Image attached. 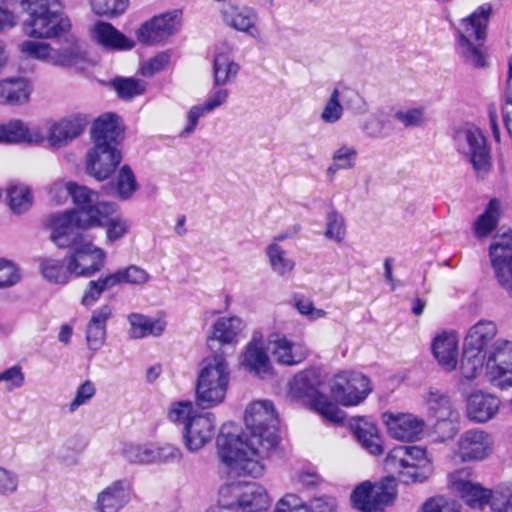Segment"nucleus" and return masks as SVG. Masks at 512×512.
<instances>
[{"mask_svg": "<svg viewBox=\"0 0 512 512\" xmlns=\"http://www.w3.org/2000/svg\"><path fill=\"white\" fill-rule=\"evenodd\" d=\"M244 421L248 433L237 434L223 429L218 435V456L231 472L258 478L264 474L263 460L279 443L278 419L272 402L257 400L250 403Z\"/></svg>", "mask_w": 512, "mask_h": 512, "instance_id": "nucleus-1", "label": "nucleus"}, {"mask_svg": "<svg viewBox=\"0 0 512 512\" xmlns=\"http://www.w3.org/2000/svg\"><path fill=\"white\" fill-rule=\"evenodd\" d=\"M494 9L483 3L454 26V50L460 61L476 70L490 67L488 53L483 48Z\"/></svg>", "mask_w": 512, "mask_h": 512, "instance_id": "nucleus-2", "label": "nucleus"}, {"mask_svg": "<svg viewBox=\"0 0 512 512\" xmlns=\"http://www.w3.org/2000/svg\"><path fill=\"white\" fill-rule=\"evenodd\" d=\"M229 382L230 369L223 352L204 358L195 385L197 404L209 409L223 403Z\"/></svg>", "mask_w": 512, "mask_h": 512, "instance_id": "nucleus-3", "label": "nucleus"}, {"mask_svg": "<svg viewBox=\"0 0 512 512\" xmlns=\"http://www.w3.org/2000/svg\"><path fill=\"white\" fill-rule=\"evenodd\" d=\"M385 468L406 485L422 484L433 474L432 460L425 448L416 445H397L384 460Z\"/></svg>", "mask_w": 512, "mask_h": 512, "instance_id": "nucleus-4", "label": "nucleus"}, {"mask_svg": "<svg viewBox=\"0 0 512 512\" xmlns=\"http://www.w3.org/2000/svg\"><path fill=\"white\" fill-rule=\"evenodd\" d=\"M21 7L29 17L24 21L22 30L28 37L54 38L68 31L71 27L54 0H21Z\"/></svg>", "mask_w": 512, "mask_h": 512, "instance_id": "nucleus-5", "label": "nucleus"}, {"mask_svg": "<svg viewBox=\"0 0 512 512\" xmlns=\"http://www.w3.org/2000/svg\"><path fill=\"white\" fill-rule=\"evenodd\" d=\"M218 505L235 512H262L271 505L266 488L256 482H232L221 486Z\"/></svg>", "mask_w": 512, "mask_h": 512, "instance_id": "nucleus-6", "label": "nucleus"}, {"mask_svg": "<svg viewBox=\"0 0 512 512\" xmlns=\"http://www.w3.org/2000/svg\"><path fill=\"white\" fill-rule=\"evenodd\" d=\"M451 489L473 508H482L489 503L493 512H512V492L509 489L489 491L467 479L465 471H456L449 476Z\"/></svg>", "mask_w": 512, "mask_h": 512, "instance_id": "nucleus-7", "label": "nucleus"}, {"mask_svg": "<svg viewBox=\"0 0 512 512\" xmlns=\"http://www.w3.org/2000/svg\"><path fill=\"white\" fill-rule=\"evenodd\" d=\"M456 150L467 157L476 175L484 178L493 167L491 148L483 132L474 125L458 128L454 134Z\"/></svg>", "mask_w": 512, "mask_h": 512, "instance_id": "nucleus-8", "label": "nucleus"}, {"mask_svg": "<svg viewBox=\"0 0 512 512\" xmlns=\"http://www.w3.org/2000/svg\"><path fill=\"white\" fill-rule=\"evenodd\" d=\"M86 227H103L107 243H115L124 239L132 229L133 222L119 212L115 203L100 204L86 213L83 219Z\"/></svg>", "mask_w": 512, "mask_h": 512, "instance_id": "nucleus-9", "label": "nucleus"}, {"mask_svg": "<svg viewBox=\"0 0 512 512\" xmlns=\"http://www.w3.org/2000/svg\"><path fill=\"white\" fill-rule=\"evenodd\" d=\"M334 399L343 406H356L372 391L370 379L360 372L342 371L331 382Z\"/></svg>", "mask_w": 512, "mask_h": 512, "instance_id": "nucleus-10", "label": "nucleus"}, {"mask_svg": "<svg viewBox=\"0 0 512 512\" xmlns=\"http://www.w3.org/2000/svg\"><path fill=\"white\" fill-rule=\"evenodd\" d=\"M68 270L75 277H91L101 271L106 262V252L92 241L80 239L65 257Z\"/></svg>", "mask_w": 512, "mask_h": 512, "instance_id": "nucleus-11", "label": "nucleus"}, {"mask_svg": "<svg viewBox=\"0 0 512 512\" xmlns=\"http://www.w3.org/2000/svg\"><path fill=\"white\" fill-rule=\"evenodd\" d=\"M488 254L495 278L512 297V230L497 233L489 246Z\"/></svg>", "mask_w": 512, "mask_h": 512, "instance_id": "nucleus-12", "label": "nucleus"}, {"mask_svg": "<svg viewBox=\"0 0 512 512\" xmlns=\"http://www.w3.org/2000/svg\"><path fill=\"white\" fill-rule=\"evenodd\" d=\"M396 496L394 481L386 478L373 485L369 481L359 484L351 494L353 506L361 512H383Z\"/></svg>", "mask_w": 512, "mask_h": 512, "instance_id": "nucleus-13", "label": "nucleus"}, {"mask_svg": "<svg viewBox=\"0 0 512 512\" xmlns=\"http://www.w3.org/2000/svg\"><path fill=\"white\" fill-rule=\"evenodd\" d=\"M494 451V437L489 432L472 428L464 431L457 440L456 454L462 462L483 461Z\"/></svg>", "mask_w": 512, "mask_h": 512, "instance_id": "nucleus-14", "label": "nucleus"}, {"mask_svg": "<svg viewBox=\"0 0 512 512\" xmlns=\"http://www.w3.org/2000/svg\"><path fill=\"white\" fill-rule=\"evenodd\" d=\"M122 161L121 151L115 146L93 144L86 155L87 173L99 181L109 178Z\"/></svg>", "mask_w": 512, "mask_h": 512, "instance_id": "nucleus-15", "label": "nucleus"}, {"mask_svg": "<svg viewBox=\"0 0 512 512\" xmlns=\"http://www.w3.org/2000/svg\"><path fill=\"white\" fill-rule=\"evenodd\" d=\"M179 29V19L176 12H168L153 17L143 23L137 30L138 40L147 45H155L165 42L176 34Z\"/></svg>", "mask_w": 512, "mask_h": 512, "instance_id": "nucleus-16", "label": "nucleus"}, {"mask_svg": "<svg viewBox=\"0 0 512 512\" xmlns=\"http://www.w3.org/2000/svg\"><path fill=\"white\" fill-rule=\"evenodd\" d=\"M382 421L389 436L399 441H416L424 431L425 422L411 413L385 412Z\"/></svg>", "mask_w": 512, "mask_h": 512, "instance_id": "nucleus-17", "label": "nucleus"}, {"mask_svg": "<svg viewBox=\"0 0 512 512\" xmlns=\"http://www.w3.org/2000/svg\"><path fill=\"white\" fill-rule=\"evenodd\" d=\"M79 215L74 211L53 215L50 219L51 235L50 239L60 248L73 247L75 243L84 239L80 234V229L84 227L79 220Z\"/></svg>", "mask_w": 512, "mask_h": 512, "instance_id": "nucleus-18", "label": "nucleus"}, {"mask_svg": "<svg viewBox=\"0 0 512 512\" xmlns=\"http://www.w3.org/2000/svg\"><path fill=\"white\" fill-rule=\"evenodd\" d=\"M267 348L275 362L284 366L298 365L308 356V349L303 342L282 334L270 335Z\"/></svg>", "mask_w": 512, "mask_h": 512, "instance_id": "nucleus-19", "label": "nucleus"}, {"mask_svg": "<svg viewBox=\"0 0 512 512\" xmlns=\"http://www.w3.org/2000/svg\"><path fill=\"white\" fill-rule=\"evenodd\" d=\"M215 435V417L212 413H202L182 428L185 448L192 453L205 447Z\"/></svg>", "mask_w": 512, "mask_h": 512, "instance_id": "nucleus-20", "label": "nucleus"}, {"mask_svg": "<svg viewBox=\"0 0 512 512\" xmlns=\"http://www.w3.org/2000/svg\"><path fill=\"white\" fill-rule=\"evenodd\" d=\"M89 120L84 114H73L54 122L45 134L50 147L61 148L80 136Z\"/></svg>", "mask_w": 512, "mask_h": 512, "instance_id": "nucleus-21", "label": "nucleus"}, {"mask_svg": "<svg viewBox=\"0 0 512 512\" xmlns=\"http://www.w3.org/2000/svg\"><path fill=\"white\" fill-rule=\"evenodd\" d=\"M501 407V399L489 392L477 390L466 400V416L476 424H484L495 418Z\"/></svg>", "mask_w": 512, "mask_h": 512, "instance_id": "nucleus-22", "label": "nucleus"}, {"mask_svg": "<svg viewBox=\"0 0 512 512\" xmlns=\"http://www.w3.org/2000/svg\"><path fill=\"white\" fill-rule=\"evenodd\" d=\"M45 132L40 126H30L20 119H12L0 124V142L9 144H42Z\"/></svg>", "mask_w": 512, "mask_h": 512, "instance_id": "nucleus-23", "label": "nucleus"}, {"mask_svg": "<svg viewBox=\"0 0 512 512\" xmlns=\"http://www.w3.org/2000/svg\"><path fill=\"white\" fill-rule=\"evenodd\" d=\"M434 358L447 372L457 368L459 356V339L453 331H442L435 335L431 343Z\"/></svg>", "mask_w": 512, "mask_h": 512, "instance_id": "nucleus-24", "label": "nucleus"}, {"mask_svg": "<svg viewBox=\"0 0 512 512\" xmlns=\"http://www.w3.org/2000/svg\"><path fill=\"white\" fill-rule=\"evenodd\" d=\"M241 365L260 377L271 373L272 366L261 335H253L241 356Z\"/></svg>", "mask_w": 512, "mask_h": 512, "instance_id": "nucleus-25", "label": "nucleus"}, {"mask_svg": "<svg viewBox=\"0 0 512 512\" xmlns=\"http://www.w3.org/2000/svg\"><path fill=\"white\" fill-rule=\"evenodd\" d=\"M123 126L117 115L106 113L97 118L91 129L93 144L117 146L123 138Z\"/></svg>", "mask_w": 512, "mask_h": 512, "instance_id": "nucleus-26", "label": "nucleus"}, {"mask_svg": "<svg viewBox=\"0 0 512 512\" xmlns=\"http://www.w3.org/2000/svg\"><path fill=\"white\" fill-rule=\"evenodd\" d=\"M234 47L222 43L216 47L213 61L214 85L223 86L231 83L237 76L240 66L234 61Z\"/></svg>", "mask_w": 512, "mask_h": 512, "instance_id": "nucleus-27", "label": "nucleus"}, {"mask_svg": "<svg viewBox=\"0 0 512 512\" xmlns=\"http://www.w3.org/2000/svg\"><path fill=\"white\" fill-rule=\"evenodd\" d=\"M228 98L229 91L227 89L214 87L204 103L194 105L190 108L187 113V125L181 132V136L186 137L191 135L195 131L199 119L224 105Z\"/></svg>", "mask_w": 512, "mask_h": 512, "instance_id": "nucleus-28", "label": "nucleus"}, {"mask_svg": "<svg viewBox=\"0 0 512 512\" xmlns=\"http://www.w3.org/2000/svg\"><path fill=\"white\" fill-rule=\"evenodd\" d=\"M130 500V485L117 480L102 490L97 497L98 512H119Z\"/></svg>", "mask_w": 512, "mask_h": 512, "instance_id": "nucleus-29", "label": "nucleus"}, {"mask_svg": "<svg viewBox=\"0 0 512 512\" xmlns=\"http://www.w3.org/2000/svg\"><path fill=\"white\" fill-rule=\"evenodd\" d=\"M33 92L32 83L24 77L0 80V104L20 106L29 102Z\"/></svg>", "mask_w": 512, "mask_h": 512, "instance_id": "nucleus-30", "label": "nucleus"}, {"mask_svg": "<svg viewBox=\"0 0 512 512\" xmlns=\"http://www.w3.org/2000/svg\"><path fill=\"white\" fill-rule=\"evenodd\" d=\"M91 36L97 43L114 50H130L135 45L108 22H97L91 29Z\"/></svg>", "mask_w": 512, "mask_h": 512, "instance_id": "nucleus-31", "label": "nucleus"}, {"mask_svg": "<svg viewBox=\"0 0 512 512\" xmlns=\"http://www.w3.org/2000/svg\"><path fill=\"white\" fill-rule=\"evenodd\" d=\"M244 329L245 323L240 317H220L212 326L209 343L217 341L221 344H234Z\"/></svg>", "mask_w": 512, "mask_h": 512, "instance_id": "nucleus-32", "label": "nucleus"}, {"mask_svg": "<svg viewBox=\"0 0 512 512\" xmlns=\"http://www.w3.org/2000/svg\"><path fill=\"white\" fill-rule=\"evenodd\" d=\"M502 214L503 203L497 198L491 199L473 223L474 236L478 239L487 238L498 226Z\"/></svg>", "mask_w": 512, "mask_h": 512, "instance_id": "nucleus-33", "label": "nucleus"}, {"mask_svg": "<svg viewBox=\"0 0 512 512\" xmlns=\"http://www.w3.org/2000/svg\"><path fill=\"white\" fill-rule=\"evenodd\" d=\"M257 20V12L248 6L231 7L225 12V21L229 26L253 38L259 36V30L256 26Z\"/></svg>", "mask_w": 512, "mask_h": 512, "instance_id": "nucleus-34", "label": "nucleus"}, {"mask_svg": "<svg viewBox=\"0 0 512 512\" xmlns=\"http://www.w3.org/2000/svg\"><path fill=\"white\" fill-rule=\"evenodd\" d=\"M352 429L361 447L369 454L379 456L383 453V442L374 423L361 420L353 424Z\"/></svg>", "mask_w": 512, "mask_h": 512, "instance_id": "nucleus-35", "label": "nucleus"}, {"mask_svg": "<svg viewBox=\"0 0 512 512\" xmlns=\"http://www.w3.org/2000/svg\"><path fill=\"white\" fill-rule=\"evenodd\" d=\"M345 97L352 99L353 97H358V94L354 90L345 86L335 87L332 90L320 114V119L323 123L335 124L342 119L344 107L340 103V100Z\"/></svg>", "mask_w": 512, "mask_h": 512, "instance_id": "nucleus-36", "label": "nucleus"}, {"mask_svg": "<svg viewBox=\"0 0 512 512\" xmlns=\"http://www.w3.org/2000/svg\"><path fill=\"white\" fill-rule=\"evenodd\" d=\"M130 324L129 335L134 339H141L147 336H160L165 328V320L153 319L139 313H132L128 316Z\"/></svg>", "mask_w": 512, "mask_h": 512, "instance_id": "nucleus-37", "label": "nucleus"}, {"mask_svg": "<svg viewBox=\"0 0 512 512\" xmlns=\"http://www.w3.org/2000/svg\"><path fill=\"white\" fill-rule=\"evenodd\" d=\"M51 58V65L72 67L85 60V51L76 39H68L59 49L52 48Z\"/></svg>", "mask_w": 512, "mask_h": 512, "instance_id": "nucleus-38", "label": "nucleus"}, {"mask_svg": "<svg viewBox=\"0 0 512 512\" xmlns=\"http://www.w3.org/2000/svg\"><path fill=\"white\" fill-rule=\"evenodd\" d=\"M266 256L271 270L279 275L286 276L295 268V261L290 257L287 250H285L279 243L272 242L266 247Z\"/></svg>", "mask_w": 512, "mask_h": 512, "instance_id": "nucleus-39", "label": "nucleus"}, {"mask_svg": "<svg viewBox=\"0 0 512 512\" xmlns=\"http://www.w3.org/2000/svg\"><path fill=\"white\" fill-rule=\"evenodd\" d=\"M71 197L73 199V202L77 205L78 210L74 211L75 214L79 215V220L82 223L84 227H86L85 222L83 219L86 218V213L90 212V210L95 209L100 204H109L110 202H100L97 201V193L93 190L84 187L79 186L72 182V189H71Z\"/></svg>", "mask_w": 512, "mask_h": 512, "instance_id": "nucleus-40", "label": "nucleus"}, {"mask_svg": "<svg viewBox=\"0 0 512 512\" xmlns=\"http://www.w3.org/2000/svg\"><path fill=\"white\" fill-rule=\"evenodd\" d=\"M434 434L439 442L451 440L459 430V414L456 410H450L435 416Z\"/></svg>", "mask_w": 512, "mask_h": 512, "instance_id": "nucleus-41", "label": "nucleus"}, {"mask_svg": "<svg viewBox=\"0 0 512 512\" xmlns=\"http://www.w3.org/2000/svg\"><path fill=\"white\" fill-rule=\"evenodd\" d=\"M109 276L114 287L121 284L142 286L151 279L150 274L137 265H130L126 268L118 269L110 273Z\"/></svg>", "mask_w": 512, "mask_h": 512, "instance_id": "nucleus-42", "label": "nucleus"}, {"mask_svg": "<svg viewBox=\"0 0 512 512\" xmlns=\"http://www.w3.org/2000/svg\"><path fill=\"white\" fill-rule=\"evenodd\" d=\"M40 271L47 281L60 285L67 284L70 276L73 275L68 270V262H66V267H64L62 261L54 258L41 259Z\"/></svg>", "mask_w": 512, "mask_h": 512, "instance_id": "nucleus-43", "label": "nucleus"}, {"mask_svg": "<svg viewBox=\"0 0 512 512\" xmlns=\"http://www.w3.org/2000/svg\"><path fill=\"white\" fill-rule=\"evenodd\" d=\"M8 204L15 214H22L28 211L33 204V195L28 186L24 184H13L7 190Z\"/></svg>", "mask_w": 512, "mask_h": 512, "instance_id": "nucleus-44", "label": "nucleus"}, {"mask_svg": "<svg viewBox=\"0 0 512 512\" xmlns=\"http://www.w3.org/2000/svg\"><path fill=\"white\" fill-rule=\"evenodd\" d=\"M201 414L195 410L194 404L189 400L174 401L169 405L167 411L169 421L182 428H185L189 422H192V419Z\"/></svg>", "mask_w": 512, "mask_h": 512, "instance_id": "nucleus-45", "label": "nucleus"}, {"mask_svg": "<svg viewBox=\"0 0 512 512\" xmlns=\"http://www.w3.org/2000/svg\"><path fill=\"white\" fill-rule=\"evenodd\" d=\"M358 156L357 149L352 145L342 144L332 154V164L327 173L334 174L338 170L354 168Z\"/></svg>", "mask_w": 512, "mask_h": 512, "instance_id": "nucleus-46", "label": "nucleus"}, {"mask_svg": "<svg viewBox=\"0 0 512 512\" xmlns=\"http://www.w3.org/2000/svg\"><path fill=\"white\" fill-rule=\"evenodd\" d=\"M289 393L294 398L310 397L312 400L319 394L313 376L307 372L298 373L290 381Z\"/></svg>", "mask_w": 512, "mask_h": 512, "instance_id": "nucleus-47", "label": "nucleus"}, {"mask_svg": "<svg viewBox=\"0 0 512 512\" xmlns=\"http://www.w3.org/2000/svg\"><path fill=\"white\" fill-rule=\"evenodd\" d=\"M113 287L109 274L101 275L97 280L89 281L83 292L81 304L85 307L93 306L104 291Z\"/></svg>", "mask_w": 512, "mask_h": 512, "instance_id": "nucleus-48", "label": "nucleus"}, {"mask_svg": "<svg viewBox=\"0 0 512 512\" xmlns=\"http://www.w3.org/2000/svg\"><path fill=\"white\" fill-rule=\"evenodd\" d=\"M124 458L134 464L154 463V444H128L123 449Z\"/></svg>", "mask_w": 512, "mask_h": 512, "instance_id": "nucleus-49", "label": "nucleus"}, {"mask_svg": "<svg viewBox=\"0 0 512 512\" xmlns=\"http://www.w3.org/2000/svg\"><path fill=\"white\" fill-rule=\"evenodd\" d=\"M129 0H89L94 14L103 17H116L123 14L128 7Z\"/></svg>", "mask_w": 512, "mask_h": 512, "instance_id": "nucleus-50", "label": "nucleus"}, {"mask_svg": "<svg viewBox=\"0 0 512 512\" xmlns=\"http://www.w3.org/2000/svg\"><path fill=\"white\" fill-rule=\"evenodd\" d=\"M137 189L138 184L131 168L128 165L122 166L117 174L116 191L118 197L127 200L132 197Z\"/></svg>", "mask_w": 512, "mask_h": 512, "instance_id": "nucleus-51", "label": "nucleus"}, {"mask_svg": "<svg viewBox=\"0 0 512 512\" xmlns=\"http://www.w3.org/2000/svg\"><path fill=\"white\" fill-rule=\"evenodd\" d=\"M22 55L52 64V47L45 42L25 40L18 46Z\"/></svg>", "mask_w": 512, "mask_h": 512, "instance_id": "nucleus-52", "label": "nucleus"}, {"mask_svg": "<svg viewBox=\"0 0 512 512\" xmlns=\"http://www.w3.org/2000/svg\"><path fill=\"white\" fill-rule=\"evenodd\" d=\"M394 118L405 127H420L426 124V110L423 106H413L399 109Z\"/></svg>", "mask_w": 512, "mask_h": 512, "instance_id": "nucleus-53", "label": "nucleus"}, {"mask_svg": "<svg viewBox=\"0 0 512 512\" xmlns=\"http://www.w3.org/2000/svg\"><path fill=\"white\" fill-rule=\"evenodd\" d=\"M312 405L315 411H317L321 416L331 422H342L344 419L343 412L338 408V406L332 403L327 396L323 394H318L312 400Z\"/></svg>", "mask_w": 512, "mask_h": 512, "instance_id": "nucleus-54", "label": "nucleus"}, {"mask_svg": "<svg viewBox=\"0 0 512 512\" xmlns=\"http://www.w3.org/2000/svg\"><path fill=\"white\" fill-rule=\"evenodd\" d=\"M112 85L122 99H131L145 91V83L134 78H117Z\"/></svg>", "mask_w": 512, "mask_h": 512, "instance_id": "nucleus-55", "label": "nucleus"}, {"mask_svg": "<svg viewBox=\"0 0 512 512\" xmlns=\"http://www.w3.org/2000/svg\"><path fill=\"white\" fill-rule=\"evenodd\" d=\"M325 237L340 243L346 235V226L344 218L336 211H331L326 217Z\"/></svg>", "mask_w": 512, "mask_h": 512, "instance_id": "nucleus-56", "label": "nucleus"}, {"mask_svg": "<svg viewBox=\"0 0 512 512\" xmlns=\"http://www.w3.org/2000/svg\"><path fill=\"white\" fill-rule=\"evenodd\" d=\"M293 304L299 314L312 321L324 318L327 314L323 309L316 308L313 301L304 295H295L293 297Z\"/></svg>", "mask_w": 512, "mask_h": 512, "instance_id": "nucleus-57", "label": "nucleus"}, {"mask_svg": "<svg viewBox=\"0 0 512 512\" xmlns=\"http://www.w3.org/2000/svg\"><path fill=\"white\" fill-rule=\"evenodd\" d=\"M25 374L19 365H14L0 372V383H5L7 391L11 392L24 385Z\"/></svg>", "mask_w": 512, "mask_h": 512, "instance_id": "nucleus-58", "label": "nucleus"}, {"mask_svg": "<svg viewBox=\"0 0 512 512\" xmlns=\"http://www.w3.org/2000/svg\"><path fill=\"white\" fill-rule=\"evenodd\" d=\"M274 512H308V506L298 495L287 493L277 501Z\"/></svg>", "mask_w": 512, "mask_h": 512, "instance_id": "nucleus-59", "label": "nucleus"}, {"mask_svg": "<svg viewBox=\"0 0 512 512\" xmlns=\"http://www.w3.org/2000/svg\"><path fill=\"white\" fill-rule=\"evenodd\" d=\"M182 456L180 448L173 444L154 445V463H172L181 460Z\"/></svg>", "mask_w": 512, "mask_h": 512, "instance_id": "nucleus-60", "label": "nucleus"}, {"mask_svg": "<svg viewBox=\"0 0 512 512\" xmlns=\"http://www.w3.org/2000/svg\"><path fill=\"white\" fill-rule=\"evenodd\" d=\"M422 512H459V509L455 501L445 496H436L423 504Z\"/></svg>", "mask_w": 512, "mask_h": 512, "instance_id": "nucleus-61", "label": "nucleus"}, {"mask_svg": "<svg viewBox=\"0 0 512 512\" xmlns=\"http://www.w3.org/2000/svg\"><path fill=\"white\" fill-rule=\"evenodd\" d=\"M426 402L435 416L453 410L449 397L438 390H430L427 394Z\"/></svg>", "mask_w": 512, "mask_h": 512, "instance_id": "nucleus-62", "label": "nucleus"}, {"mask_svg": "<svg viewBox=\"0 0 512 512\" xmlns=\"http://www.w3.org/2000/svg\"><path fill=\"white\" fill-rule=\"evenodd\" d=\"M96 388L93 382L86 380L77 389L74 399L69 404V411L75 412L80 406L88 403L95 395Z\"/></svg>", "mask_w": 512, "mask_h": 512, "instance_id": "nucleus-63", "label": "nucleus"}, {"mask_svg": "<svg viewBox=\"0 0 512 512\" xmlns=\"http://www.w3.org/2000/svg\"><path fill=\"white\" fill-rule=\"evenodd\" d=\"M20 281L18 268L5 259H0V288L13 286Z\"/></svg>", "mask_w": 512, "mask_h": 512, "instance_id": "nucleus-64", "label": "nucleus"}]
</instances>
